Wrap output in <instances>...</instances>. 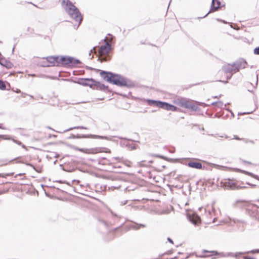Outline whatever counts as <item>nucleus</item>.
<instances>
[{"label": "nucleus", "mask_w": 259, "mask_h": 259, "mask_svg": "<svg viewBox=\"0 0 259 259\" xmlns=\"http://www.w3.org/2000/svg\"><path fill=\"white\" fill-rule=\"evenodd\" d=\"M112 39V36L109 34L101 44V46L98 49L99 57L101 62L110 60L108 54L111 49V41Z\"/></svg>", "instance_id": "nucleus-1"}, {"label": "nucleus", "mask_w": 259, "mask_h": 259, "mask_svg": "<svg viewBox=\"0 0 259 259\" xmlns=\"http://www.w3.org/2000/svg\"><path fill=\"white\" fill-rule=\"evenodd\" d=\"M174 103L181 108L190 109L194 111H199L201 106L197 102L183 98H177L174 100Z\"/></svg>", "instance_id": "nucleus-2"}, {"label": "nucleus", "mask_w": 259, "mask_h": 259, "mask_svg": "<svg viewBox=\"0 0 259 259\" xmlns=\"http://www.w3.org/2000/svg\"><path fill=\"white\" fill-rule=\"evenodd\" d=\"M100 74L103 79L107 82L119 86H126L127 85L126 80L118 75L104 71H102Z\"/></svg>", "instance_id": "nucleus-3"}, {"label": "nucleus", "mask_w": 259, "mask_h": 259, "mask_svg": "<svg viewBox=\"0 0 259 259\" xmlns=\"http://www.w3.org/2000/svg\"><path fill=\"white\" fill-rule=\"evenodd\" d=\"M148 103L150 105L156 106L168 110H170L172 111H176L177 110V107L176 106L169 104L165 102L156 101L154 100H148Z\"/></svg>", "instance_id": "nucleus-4"}, {"label": "nucleus", "mask_w": 259, "mask_h": 259, "mask_svg": "<svg viewBox=\"0 0 259 259\" xmlns=\"http://www.w3.org/2000/svg\"><path fill=\"white\" fill-rule=\"evenodd\" d=\"M223 67L215 74L216 81L227 83L228 80L231 78L230 74H228Z\"/></svg>", "instance_id": "nucleus-5"}, {"label": "nucleus", "mask_w": 259, "mask_h": 259, "mask_svg": "<svg viewBox=\"0 0 259 259\" xmlns=\"http://www.w3.org/2000/svg\"><path fill=\"white\" fill-rule=\"evenodd\" d=\"M44 66H60V56H49L44 59Z\"/></svg>", "instance_id": "nucleus-6"}, {"label": "nucleus", "mask_w": 259, "mask_h": 259, "mask_svg": "<svg viewBox=\"0 0 259 259\" xmlns=\"http://www.w3.org/2000/svg\"><path fill=\"white\" fill-rule=\"evenodd\" d=\"M60 66H72L76 62L72 57L60 56Z\"/></svg>", "instance_id": "nucleus-7"}, {"label": "nucleus", "mask_w": 259, "mask_h": 259, "mask_svg": "<svg viewBox=\"0 0 259 259\" xmlns=\"http://www.w3.org/2000/svg\"><path fill=\"white\" fill-rule=\"evenodd\" d=\"M62 3L66 6L65 10L69 15H72L75 13L78 9L74 6L69 0H63Z\"/></svg>", "instance_id": "nucleus-8"}, {"label": "nucleus", "mask_w": 259, "mask_h": 259, "mask_svg": "<svg viewBox=\"0 0 259 259\" xmlns=\"http://www.w3.org/2000/svg\"><path fill=\"white\" fill-rule=\"evenodd\" d=\"M226 71L230 74V77H231L234 73L239 71V69L237 68V66L235 65V64H227L223 66Z\"/></svg>", "instance_id": "nucleus-9"}, {"label": "nucleus", "mask_w": 259, "mask_h": 259, "mask_svg": "<svg viewBox=\"0 0 259 259\" xmlns=\"http://www.w3.org/2000/svg\"><path fill=\"white\" fill-rule=\"evenodd\" d=\"M187 217L189 221L195 225H198L201 223L200 218L196 213L190 212L188 213Z\"/></svg>", "instance_id": "nucleus-10"}, {"label": "nucleus", "mask_w": 259, "mask_h": 259, "mask_svg": "<svg viewBox=\"0 0 259 259\" xmlns=\"http://www.w3.org/2000/svg\"><path fill=\"white\" fill-rule=\"evenodd\" d=\"M0 65L7 69H11L14 66V64L9 60L6 59L5 57H0ZM2 72L0 71V75Z\"/></svg>", "instance_id": "nucleus-11"}, {"label": "nucleus", "mask_w": 259, "mask_h": 259, "mask_svg": "<svg viewBox=\"0 0 259 259\" xmlns=\"http://www.w3.org/2000/svg\"><path fill=\"white\" fill-rule=\"evenodd\" d=\"M222 2L219 0H212L211 11L215 12L222 7Z\"/></svg>", "instance_id": "nucleus-12"}, {"label": "nucleus", "mask_w": 259, "mask_h": 259, "mask_svg": "<svg viewBox=\"0 0 259 259\" xmlns=\"http://www.w3.org/2000/svg\"><path fill=\"white\" fill-rule=\"evenodd\" d=\"M70 16L79 24L80 23L82 20V16L78 10L77 11H75V13L70 15Z\"/></svg>", "instance_id": "nucleus-13"}, {"label": "nucleus", "mask_w": 259, "mask_h": 259, "mask_svg": "<svg viewBox=\"0 0 259 259\" xmlns=\"http://www.w3.org/2000/svg\"><path fill=\"white\" fill-rule=\"evenodd\" d=\"M226 186L231 189H238L244 188V187L237 186L236 184L232 180H228L225 183Z\"/></svg>", "instance_id": "nucleus-14"}, {"label": "nucleus", "mask_w": 259, "mask_h": 259, "mask_svg": "<svg viewBox=\"0 0 259 259\" xmlns=\"http://www.w3.org/2000/svg\"><path fill=\"white\" fill-rule=\"evenodd\" d=\"M235 65L237 66L238 69L240 68H245L247 65L246 61L244 59L239 60L238 62L235 63Z\"/></svg>", "instance_id": "nucleus-15"}, {"label": "nucleus", "mask_w": 259, "mask_h": 259, "mask_svg": "<svg viewBox=\"0 0 259 259\" xmlns=\"http://www.w3.org/2000/svg\"><path fill=\"white\" fill-rule=\"evenodd\" d=\"M187 165L189 167L194 168L201 169L202 168V164L199 162L195 161H190L187 164Z\"/></svg>", "instance_id": "nucleus-16"}, {"label": "nucleus", "mask_w": 259, "mask_h": 259, "mask_svg": "<svg viewBox=\"0 0 259 259\" xmlns=\"http://www.w3.org/2000/svg\"><path fill=\"white\" fill-rule=\"evenodd\" d=\"M76 149H77L78 150H79L81 152H84L85 153H88V154H95V153H97L98 152V150L97 149H83L77 148Z\"/></svg>", "instance_id": "nucleus-17"}, {"label": "nucleus", "mask_w": 259, "mask_h": 259, "mask_svg": "<svg viewBox=\"0 0 259 259\" xmlns=\"http://www.w3.org/2000/svg\"><path fill=\"white\" fill-rule=\"evenodd\" d=\"M0 89L2 90H5L6 89V85L5 82L0 80Z\"/></svg>", "instance_id": "nucleus-18"}, {"label": "nucleus", "mask_w": 259, "mask_h": 259, "mask_svg": "<svg viewBox=\"0 0 259 259\" xmlns=\"http://www.w3.org/2000/svg\"><path fill=\"white\" fill-rule=\"evenodd\" d=\"M144 225H138V224H135L133 225L132 226V228L134 229H139L141 227H144Z\"/></svg>", "instance_id": "nucleus-19"}, {"label": "nucleus", "mask_w": 259, "mask_h": 259, "mask_svg": "<svg viewBox=\"0 0 259 259\" xmlns=\"http://www.w3.org/2000/svg\"><path fill=\"white\" fill-rule=\"evenodd\" d=\"M85 137H87V138H98L102 139H105V137H102V136L92 135H90L89 136H86Z\"/></svg>", "instance_id": "nucleus-20"}, {"label": "nucleus", "mask_w": 259, "mask_h": 259, "mask_svg": "<svg viewBox=\"0 0 259 259\" xmlns=\"http://www.w3.org/2000/svg\"><path fill=\"white\" fill-rule=\"evenodd\" d=\"M241 172L244 173V174H245L246 175H248L249 176H250L253 178H257V177L255 175H254L252 173H250V172H247V171H244V170H241Z\"/></svg>", "instance_id": "nucleus-21"}, {"label": "nucleus", "mask_w": 259, "mask_h": 259, "mask_svg": "<svg viewBox=\"0 0 259 259\" xmlns=\"http://www.w3.org/2000/svg\"><path fill=\"white\" fill-rule=\"evenodd\" d=\"M253 52L255 55H259V47L255 48L253 50Z\"/></svg>", "instance_id": "nucleus-22"}, {"label": "nucleus", "mask_w": 259, "mask_h": 259, "mask_svg": "<svg viewBox=\"0 0 259 259\" xmlns=\"http://www.w3.org/2000/svg\"><path fill=\"white\" fill-rule=\"evenodd\" d=\"M0 138H1L2 139H7V140H9L10 139L7 136H5V135H0Z\"/></svg>", "instance_id": "nucleus-23"}, {"label": "nucleus", "mask_w": 259, "mask_h": 259, "mask_svg": "<svg viewBox=\"0 0 259 259\" xmlns=\"http://www.w3.org/2000/svg\"><path fill=\"white\" fill-rule=\"evenodd\" d=\"M250 252H251V253H258L259 252V250H258V249H257V250H252V251H251Z\"/></svg>", "instance_id": "nucleus-24"}, {"label": "nucleus", "mask_w": 259, "mask_h": 259, "mask_svg": "<svg viewBox=\"0 0 259 259\" xmlns=\"http://www.w3.org/2000/svg\"><path fill=\"white\" fill-rule=\"evenodd\" d=\"M16 74V72L14 71V72H11L10 74V75H11V76H12H12H15Z\"/></svg>", "instance_id": "nucleus-25"}, {"label": "nucleus", "mask_w": 259, "mask_h": 259, "mask_svg": "<svg viewBox=\"0 0 259 259\" xmlns=\"http://www.w3.org/2000/svg\"><path fill=\"white\" fill-rule=\"evenodd\" d=\"M234 139H237V140H240V139L238 137H237L236 136H234Z\"/></svg>", "instance_id": "nucleus-26"}, {"label": "nucleus", "mask_w": 259, "mask_h": 259, "mask_svg": "<svg viewBox=\"0 0 259 259\" xmlns=\"http://www.w3.org/2000/svg\"><path fill=\"white\" fill-rule=\"evenodd\" d=\"M16 92L17 93H20L21 92L20 90H19V89H17L16 91Z\"/></svg>", "instance_id": "nucleus-27"}, {"label": "nucleus", "mask_w": 259, "mask_h": 259, "mask_svg": "<svg viewBox=\"0 0 259 259\" xmlns=\"http://www.w3.org/2000/svg\"><path fill=\"white\" fill-rule=\"evenodd\" d=\"M168 240L170 242H171V243H173V242H172V241L171 240V239H170L169 238H168Z\"/></svg>", "instance_id": "nucleus-28"}, {"label": "nucleus", "mask_w": 259, "mask_h": 259, "mask_svg": "<svg viewBox=\"0 0 259 259\" xmlns=\"http://www.w3.org/2000/svg\"><path fill=\"white\" fill-rule=\"evenodd\" d=\"M93 49H94V50L95 51V52H96V51H97V50H96V47H94Z\"/></svg>", "instance_id": "nucleus-29"}, {"label": "nucleus", "mask_w": 259, "mask_h": 259, "mask_svg": "<svg viewBox=\"0 0 259 259\" xmlns=\"http://www.w3.org/2000/svg\"><path fill=\"white\" fill-rule=\"evenodd\" d=\"M0 128L4 129V128L2 126V124H0Z\"/></svg>", "instance_id": "nucleus-30"}, {"label": "nucleus", "mask_w": 259, "mask_h": 259, "mask_svg": "<svg viewBox=\"0 0 259 259\" xmlns=\"http://www.w3.org/2000/svg\"><path fill=\"white\" fill-rule=\"evenodd\" d=\"M243 113H247V114H249V113H251V112H246V113L244 112Z\"/></svg>", "instance_id": "nucleus-31"}, {"label": "nucleus", "mask_w": 259, "mask_h": 259, "mask_svg": "<svg viewBox=\"0 0 259 259\" xmlns=\"http://www.w3.org/2000/svg\"><path fill=\"white\" fill-rule=\"evenodd\" d=\"M18 73H22L23 72H18Z\"/></svg>", "instance_id": "nucleus-32"}, {"label": "nucleus", "mask_w": 259, "mask_h": 259, "mask_svg": "<svg viewBox=\"0 0 259 259\" xmlns=\"http://www.w3.org/2000/svg\"><path fill=\"white\" fill-rule=\"evenodd\" d=\"M73 128H70V129H69L68 131L69 130H72Z\"/></svg>", "instance_id": "nucleus-33"}, {"label": "nucleus", "mask_w": 259, "mask_h": 259, "mask_svg": "<svg viewBox=\"0 0 259 259\" xmlns=\"http://www.w3.org/2000/svg\"><path fill=\"white\" fill-rule=\"evenodd\" d=\"M1 55V53H0V56Z\"/></svg>", "instance_id": "nucleus-34"}, {"label": "nucleus", "mask_w": 259, "mask_h": 259, "mask_svg": "<svg viewBox=\"0 0 259 259\" xmlns=\"http://www.w3.org/2000/svg\"><path fill=\"white\" fill-rule=\"evenodd\" d=\"M258 201H259V200H258Z\"/></svg>", "instance_id": "nucleus-35"}]
</instances>
